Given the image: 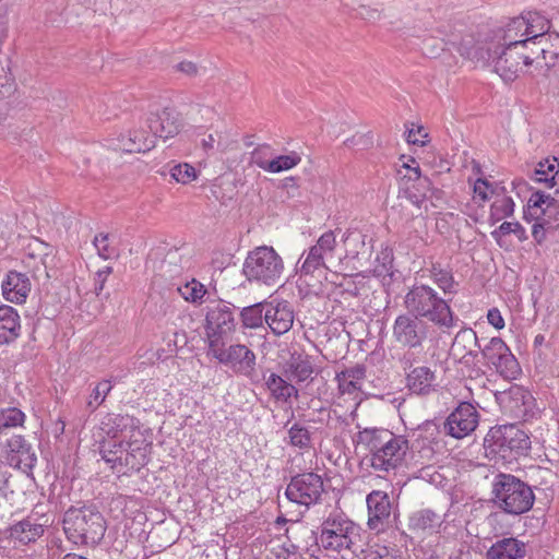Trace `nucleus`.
Here are the masks:
<instances>
[{
  "instance_id": "nucleus-25",
  "label": "nucleus",
  "mask_w": 559,
  "mask_h": 559,
  "mask_svg": "<svg viewBox=\"0 0 559 559\" xmlns=\"http://www.w3.org/2000/svg\"><path fill=\"white\" fill-rule=\"evenodd\" d=\"M295 312L287 300L278 301L275 306L265 310V322L273 332L280 336L287 333L294 323Z\"/></svg>"
},
{
  "instance_id": "nucleus-13",
  "label": "nucleus",
  "mask_w": 559,
  "mask_h": 559,
  "mask_svg": "<svg viewBox=\"0 0 559 559\" xmlns=\"http://www.w3.org/2000/svg\"><path fill=\"white\" fill-rule=\"evenodd\" d=\"M479 350L484 359L504 379L513 380L520 376V364L501 337H492Z\"/></svg>"
},
{
  "instance_id": "nucleus-38",
  "label": "nucleus",
  "mask_w": 559,
  "mask_h": 559,
  "mask_svg": "<svg viewBox=\"0 0 559 559\" xmlns=\"http://www.w3.org/2000/svg\"><path fill=\"white\" fill-rule=\"evenodd\" d=\"M266 305V302H257L242 308L239 312V320L242 329L254 330L261 328L263 325V321H265L264 307Z\"/></svg>"
},
{
  "instance_id": "nucleus-41",
  "label": "nucleus",
  "mask_w": 559,
  "mask_h": 559,
  "mask_svg": "<svg viewBox=\"0 0 559 559\" xmlns=\"http://www.w3.org/2000/svg\"><path fill=\"white\" fill-rule=\"evenodd\" d=\"M368 236L359 230H348L344 238L347 254L357 258L359 254H368L371 247L367 243Z\"/></svg>"
},
{
  "instance_id": "nucleus-53",
  "label": "nucleus",
  "mask_w": 559,
  "mask_h": 559,
  "mask_svg": "<svg viewBox=\"0 0 559 559\" xmlns=\"http://www.w3.org/2000/svg\"><path fill=\"white\" fill-rule=\"evenodd\" d=\"M93 243L97 253L104 260H108L118 255L117 249L109 242V235L100 233L94 237Z\"/></svg>"
},
{
  "instance_id": "nucleus-32",
  "label": "nucleus",
  "mask_w": 559,
  "mask_h": 559,
  "mask_svg": "<svg viewBox=\"0 0 559 559\" xmlns=\"http://www.w3.org/2000/svg\"><path fill=\"white\" fill-rule=\"evenodd\" d=\"M435 378L430 368L426 366L416 367L406 377L407 388L415 394L426 395L432 390Z\"/></svg>"
},
{
  "instance_id": "nucleus-17",
  "label": "nucleus",
  "mask_w": 559,
  "mask_h": 559,
  "mask_svg": "<svg viewBox=\"0 0 559 559\" xmlns=\"http://www.w3.org/2000/svg\"><path fill=\"white\" fill-rule=\"evenodd\" d=\"M368 508V527L381 532L389 525L391 515V501L385 491L372 490L366 498Z\"/></svg>"
},
{
  "instance_id": "nucleus-57",
  "label": "nucleus",
  "mask_w": 559,
  "mask_h": 559,
  "mask_svg": "<svg viewBox=\"0 0 559 559\" xmlns=\"http://www.w3.org/2000/svg\"><path fill=\"white\" fill-rule=\"evenodd\" d=\"M546 164L547 163H538L534 170L533 179L537 182L546 183L549 188H555L556 193H559V177L557 178V173H555V175H549L545 170Z\"/></svg>"
},
{
  "instance_id": "nucleus-7",
  "label": "nucleus",
  "mask_w": 559,
  "mask_h": 559,
  "mask_svg": "<svg viewBox=\"0 0 559 559\" xmlns=\"http://www.w3.org/2000/svg\"><path fill=\"white\" fill-rule=\"evenodd\" d=\"M284 273V261L273 247L260 246L249 251L242 274L246 280L259 286L273 287L277 285Z\"/></svg>"
},
{
  "instance_id": "nucleus-16",
  "label": "nucleus",
  "mask_w": 559,
  "mask_h": 559,
  "mask_svg": "<svg viewBox=\"0 0 559 559\" xmlns=\"http://www.w3.org/2000/svg\"><path fill=\"white\" fill-rule=\"evenodd\" d=\"M408 163L403 165L396 170L397 177L401 181H404L406 186L407 199L416 205H419L425 199L427 191L431 190V180L421 176L420 167L418 163L411 158Z\"/></svg>"
},
{
  "instance_id": "nucleus-15",
  "label": "nucleus",
  "mask_w": 559,
  "mask_h": 559,
  "mask_svg": "<svg viewBox=\"0 0 559 559\" xmlns=\"http://www.w3.org/2000/svg\"><path fill=\"white\" fill-rule=\"evenodd\" d=\"M479 414L469 402H462L448 416L443 429L447 435L462 439L473 432L478 426Z\"/></svg>"
},
{
  "instance_id": "nucleus-45",
  "label": "nucleus",
  "mask_w": 559,
  "mask_h": 559,
  "mask_svg": "<svg viewBox=\"0 0 559 559\" xmlns=\"http://www.w3.org/2000/svg\"><path fill=\"white\" fill-rule=\"evenodd\" d=\"M555 218L549 216L542 217L538 222H535L532 227V236L534 240L542 245L547 235L554 234L555 230L559 228L558 216H554Z\"/></svg>"
},
{
  "instance_id": "nucleus-54",
  "label": "nucleus",
  "mask_w": 559,
  "mask_h": 559,
  "mask_svg": "<svg viewBox=\"0 0 559 559\" xmlns=\"http://www.w3.org/2000/svg\"><path fill=\"white\" fill-rule=\"evenodd\" d=\"M543 47L542 40L532 39L530 40V45L527 50H524V66L528 67L533 63H536L540 68H543Z\"/></svg>"
},
{
  "instance_id": "nucleus-60",
  "label": "nucleus",
  "mask_w": 559,
  "mask_h": 559,
  "mask_svg": "<svg viewBox=\"0 0 559 559\" xmlns=\"http://www.w3.org/2000/svg\"><path fill=\"white\" fill-rule=\"evenodd\" d=\"M335 380L337 381L338 390L342 394H354L360 390V384H357L345 377L343 378L340 373H336Z\"/></svg>"
},
{
  "instance_id": "nucleus-35",
  "label": "nucleus",
  "mask_w": 559,
  "mask_h": 559,
  "mask_svg": "<svg viewBox=\"0 0 559 559\" xmlns=\"http://www.w3.org/2000/svg\"><path fill=\"white\" fill-rule=\"evenodd\" d=\"M526 206L540 213L542 217H552L559 215V202H557L549 194H545L542 191L533 192L527 201Z\"/></svg>"
},
{
  "instance_id": "nucleus-10",
  "label": "nucleus",
  "mask_w": 559,
  "mask_h": 559,
  "mask_svg": "<svg viewBox=\"0 0 559 559\" xmlns=\"http://www.w3.org/2000/svg\"><path fill=\"white\" fill-rule=\"evenodd\" d=\"M335 248L334 231L329 230L322 234L317 243L309 248L299 269L300 277H321L330 269L329 262L334 260Z\"/></svg>"
},
{
  "instance_id": "nucleus-59",
  "label": "nucleus",
  "mask_w": 559,
  "mask_h": 559,
  "mask_svg": "<svg viewBox=\"0 0 559 559\" xmlns=\"http://www.w3.org/2000/svg\"><path fill=\"white\" fill-rule=\"evenodd\" d=\"M343 378L345 377L348 380L354 381L357 384H360V381L366 377V367L365 365H356L350 368H345L344 370L338 372Z\"/></svg>"
},
{
  "instance_id": "nucleus-50",
  "label": "nucleus",
  "mask_w": 559,
  "mask_h": 559,
  "mask_svg": "<svg viewBox=\"0 0 559 559\" xmlns=\"http://www.w3.org/2000/svg\"><path fill=\"white\" fill-rule=\"evenodd\" d=\"M25 417V414L16 407L0 409V433L8 428L23 426Z\"/></svg>"
},
{
  "instance_id": "nucleus-33",
  "label": "nucleus",
  "mask_w": 559,
  "mask_h": 559,
  "mask_svg": "<svg viewBox=\"0 0 559 559\" xmlns=\"http://www.w3.org/2000/svg\"><path fill=\"white\" fill-rule=\"evenodd\" d=\"M127 451L124 441L108 440L99 444V453L106 463L111 464V468L123 467V456Z\"/></svg>"
},
{
  "instance_id": "nucleus-52",
  "label": "nucleus",
  "mask_w": 559,
  "mask_h": 559,
  "mask_svg": "<svg viewBox=\"0 0 559 559\" xmlns=\"http://www.w3.org/2000/svg\"><path fill=\"white\" fill-rule=\"evenodd\" d=\"M112 389V384L110 380H103L96 384L91 393V400L87 403V406L93 411L96 409L99 405H102L109 392Z\"/></svg>"
},
{
  "instance_id": "nucleus-9",
  "label": "nucleus",
  "mask_w": 559,
  "mask_h": 559,
  "mask_svg": "<svg viewBox=\"0 0 559 559\" xmlns=\"http://www.w3.org/2000/svg\"><path fill=\"white\" fill-rule=\"evenodd\" d=\"M236 310L237 307L226 301H219L207 307L205 332L209 347L217 346L219 342L227 341L228 336L236 331Z\"/></svg>"
},
{
  "instance_id": "nucleus-51",
  "label": "nucleus",
  "mask_w": 559,
  "mask_h": 559,
  "mask_svg": "<svg viewBox=\"0 0 559 559\" xmlns=\"http://www.w3.org/2000/svg\"><path fill=\"white\" fill-rule=\"evenodd\" d=\"M301 162V157L298 153L292 152L288 155H280L271 159L269 173L276 174L284 170H288L297 166Z\"/></svg>"
},
{
  "instance_id": "nucleus-64",
  "label": "nucleus",
  "mask_w": 559,
  "mask_h": 559,
  "mask_svg": "<svg viewBox=\"0 0 559 559\" xmlns=\"http://www.w3.org/2000/svg\"><path fill=\"white\" fill-rule=\"evenodd\" d=\"M292 382L293 381L289 382L288 388L286 389L285 397L283 401L284 404H290L292 397H295L296 400L299 399V390Z\"/></svg>"
},
{
  "instance_id": "nucleus-40",
  "label": "nucleus",
  "mask_w": 559,
  "mask_h": 559,
  "mask_svg": "<svg viewBox=\"0 0 559 559\" xmlns=\"http://www.w3.org/2000/svg\"><path fill=\"white\" fill-rule=\"evenodd\" d=\"M441 518L430 509H423L409 516V528L414 531H426L439 526Z\"/></svg>"
},
{
  "instance_id": "nucleus-34",
  "label": "nucleus",
  "mask_w": 559,
  "mask_h": 559,
  "mask_svg": "<svg viewBox=\"0 0 559 559\" xmlns=\"http://www.w3.org/2000/svg\"><path fill=\"white\" fill-rule=\"evenodd\" d=\"M415 10L420 11L418 20L423 22V26L426 31L435 32L442 38L448 37L451 34V26L449 24H441L435 26V15L432 14L431 8H426L428 0H414Z\"/></svg>"
},
{
  "instance_id": "nucleus-21",
  "label": "nucleus",
  "mask_w": 559,
  "mask_h": 559,
  "mask_svg": "<svg viewBox=\"0 0 559 559\" xmlns=\"http://www.w3.org/2000/svg\"><path fill=\"white\" fill-rule=\"evenodd\" d=\"M126 445L123 467L139 472L148 463L152 442L144 438L141 431H138L136 435H129Z\"/></svg>"
},
{
  "instance_id": "nucleus-63",
  "label": "nucleus",
  "mask_w": 559,
  "mask_h": 559,
  "mask_svg": "<svg viewBox=\"0 0 559 559\" xmlns=\"http://www.w3.org/2000/svg\"><path fill=\"white\" fill-rule=\"evenodd\" d=\"M176 69L188 76H195L198 74V66L192 61H181L176 66Z\"/></svg>"
},
{
  "instance_id": "nucleus-14",
  "label": "nucleus",
  "mask_w": 559,
  "mask_h": 559,
  "mask_svg": "<svg viewBox=\"0 0 559 559\" xmlns=\"http://www.w3.org/2000/svg\"><path fill=\"white\" fill-rule=\"evenodd\" d=\"M512 44L513 46L501 45L490 60L495 72L506 82H512L519 76L524 66V50L528 48V44Z\"/></svg>"
},
{
  "instance_id": "nucleus-6",
  "label": "nucleus",
  "mask_w": 559,
  "mask_h": 559,
  "mask_svg": "<svg viewBox=\"0 0 559 559\" xmlns=\"http://www.w3.org/2000/svg\"><path fill=\"white\" fill-rule=\"evenodd\" d=\"M359 530L357 524L342 513L331 512L312 534L316 536L317 545L325 550H349L355 554L360 538Z\"/></svg>"
},
{
  "instance_id": "nucleus-47",
  "label": "nucleus",
  "mask_w": 559,
  "mask_h": 559,
  "mask_svg": "<svg viewBox=\"0 0 559 559\" xmlns=\"http://www.w3.org/2000/svg\"><path fill=\"white\" fill-rule=\"evenodd\" d=\"M514 213V202L510 197H502L496 200L490 206L489 221L496 224L506 217L512 216Z\"/></svg>"
},
{
  "instance_id": "nucleus-23",
  "label": "nucleus",
  "mask_w": 559,
  "mask_h": 559,
  "mask_svg": "<svg viewBox=\"0 0 559 559\" xmlns=\"http://www.w3.org/2000/svg\"><path fill=\"white\" fill-rule=\"evenodd\" d=\"M140 426V419L129 414L108 413L100 421V430L111 439L127 433L136 435Z\"/></svg>"
},
{
  "instance_id": "nucleus-37",
  "label": "nucleus",
  "mask_w": 559,
  "mask_h": 559,
  "mask_svg": "<svg viewBox=\"0 0 559 559\" xmlns=\"http://www.w3.org/2000/svg\"><path fill=\"white\" fill-rule=\"evenodd\" d=\"M471 347L480 348L476 332L471 328L460 330L452 342L451 353L464 359L465 353L469 350Z\"/></svg>"
},
{
  "instance_id": "nucleus-19",
  "label": "nucleus",
  "mask_w": 559,
  "mask_h": 559,
  "mask_svg": "<svg viewBox=\"0 0 559 559\" xmlns=\"http://www.w3.org/2000/svg\"><path fill=\"white\" fill-rule=\"evenodd\" d=\"M146 123L150 132L153 133L155 138L163 140L174 138L182 128L180 114L170 107H165L159 112L151 114Z\"/></svg>"
},
{
  "instance_id": "nucleus-49",
  "label": "nucleus",
  "mask_w": 559,
  "mask_h": 559,
  "mask_svg": "<svg viewBox=\"0 0 559 559\" xmlns=\"http://www.w3.org/2000/svg\"><path fill=\"white\" fill-rule=\"evenodd\" d=\"M514 234L519 241L528 239L526 230L519 222H503L498 228L491 231V237L500 245L502 236Z\"/></svg>"
},
{
  "instance_id": "nucleus-36",
  "label": "nucleus",
  "mask_w": 559,
  "mask_h": 559,
  "mask_svg": "<svg viewBox=\"0 0 559 559\" xmlns=\"http://www.w3.org/2000/svg\"><path fill=\"white\" fill-rule=\"evenodd\" d=\"M428 271L430 278L443 292L444 296L456 294L457 283L450 269H443L440 263H432Z\"/></svg>"
},
{
  "instance_id": "nucleus-29",
  "label": "nucleus",
  "mask_w": 559,
  "mask_h": 559,
  "mask_svg": "<svg viewBox=\"0 0 559 559\" xmlns=\"http://www.w3.org/2000/svg\"><path fill=\"white\" fill-rule=\"evenodd\" d=\"M525 555V544L514 537L497 540L486 554L487 559H524Z\"/></svg>"
},
{
  "instance_id": "nucleus-58",
  "label": "nucleus",
  "mask_w": 559,
  "mask_h": 559,
  "mask_svg": "<svg viewBox=\"0 0 559 559\" xmlns=\"http://www.w3.org/2000/svg\"><path fill=\"white\" fill-rule=\"evenodd\" d=\"M475 198L485 202L489 200L491 194H498L497 189L487 179H477L474 185Z\"/></svg>"
},
{
  "instance_id": "nucleus-39",
  "label": "nucleus",
  "mask_w": 559,
  "mask_h": 559,
  "mask_svg": "<svg viewBox=\"0 0 559 559\" xmlns=\"http://www.w3.org/2000/svg\"><path fill=\"white\" fill-rule=\"evenodd\" d=\"M525 34L527 40L539 39L548 35L549 23L537 12H527L524 14Z\"/></svg>"
},
{
  "instance_id": "nucleus-43",
  "label": "nucleus",
  "mask_w": 559,
  "mask_h": 559,
  "mask_svg": "<svg viewBox=\"0 0 559 559\" xmlns=\"http://www.w3.org/2000/svg\"><path fill=\"white\" fill-rule=\"evenodd\" d=\"M262 379L266 390L270 392L271 397H273L276 402L283 403L286 389L288 388L290 381L275 372H263Z\"/></svg>"
},
{
  "instance_id": "nucleus-20",
  "label": "nucleus",
  "mask_w": 559,
  "mask_h": 559,
  "mask_svg": "<svg viewBox=\"0 0 559 559\" xmlns=\"http://www.w3.org/2000/svg\"><path fill=\"white\" fill-rule=\"evenodd\" d=\"M498 46H493L490 34L484 40H476L471 34L464 35L457 44V51L466 59L484 64H490L492 53Z\"/></svg>"
},
{
  "instance_id": "nucleus-28",
  "label": "nucleus",
  "mask_w": 559,
  "mask_h": 559,
  "mask_svg": "<svg viewBox=\"0 0 559 559\" xmlns=\"http://www.w3.org/2000/svg\"><path fill=\"white\" fill-rule=\"evenodd\" d=\"M21 334V319L12 306H0V345L13 343Z\"/></svg>"
},
{
  "instance_id": "nucleus-3",
  "label": "nucleus",
  "mask_w": 559,
  "mask_h": 559,
  "mask_svg": "<svg viewBox=\"0 0 559 559\" xmlns=\"http://www.w3.org/2000/svg\"><path fill=\"white\" fill-rule=\"evenodd\" d=\"M63 531L78 546H97L104 538L106 521L94 506L70 507L63 514Z\"/></svg>"
},
{
  "instance_id": "nucleus-62",
  "label": "nucleus",
  "mask_w": 559,
  "mask_h": 559,
  "mask_svg": "<svg viewBox=\"0 0 559 559\" xmlns=\"http://www.w3.org/2000/svg\"><path fill=\"white\" fill-rule=\"evenodd\" d=\"M487 320L497 330L504 328V320L498 308H491L488 310Z\"/></svg>"
},
{
  "instance_id": "nucleus-18",
  "label": "nucleus",
  "mask_w": 559,
  "mask_h": 559,
  "mask_svg": "<svg viewBox=\"0 0 559 559\" xmlns=\"http://www.w3.org/2000/svg\"><path fill=\"white\" fill-rule=\"evenodd\" d=\"M504 407L514 418L528 420L535 414L536 401L532 393L521 385H512L503 396Z\"/></svg>"
},
{
  "instance_id": "nucleus-55",
  "label": "nucleus",
  "mask_w": 559,
  "mask_h": 559,
  "mask_svg": "<svg viewBox=\"0 0 559 559\" xmlns=\"http://www.w3.org/2000/svg\"><path fill=\"white\" fill-rule=\"evenodd\" d=\"M171 177L183 185L190 183L197 178L195 168L187 163L175 165L170 169Z\"/></svg>"
},
{
  "instance_id": "nucleus-27",
  "label": "nucleus",
  "mask_w": 559,
  "mask_h": 559,
  "mask_svg": "<svg viewBox=\"0 0 559 559\" xmlns=\"http://www.w3.org/2000/svg\"><path fill=\"white\" fill-rule=\"evenodd\" d=\"M3 297L14 304H22L26 300L31 290V282L26 274L10 271L1 285Z\"/></svg>"
},
{
  "instance_id": "nucleus-2",
  "label": "nucleus",
  "mask_w": 559,
  "mask_h": 559,
  "mask_svg": "<svg viewBox=\"0 0 559 559\" xmlns=\"http://www.w3.org/2000/svg\"><path fill=\"white\" fill-rule=\"evenodd\" d=\"M404 306L407 311L443 331L457 325L459 318L450 306V299L439 296L429 285H413L404 297Z\"/></svg>"
},
{
  "instance_id": "nucleus-12",
  "label": "nucleus",
  "mask_w": 559,
  "mask_h": 559,
  "mask_svg": "<svg viewBox=\"0 0 559 559\" xmlns=\"http://www.w3.org/2000/svg\"><path fill=\"white\" fill-rule=\"evenodd\" d=\"M227 341L219 342L217 346L209 347V354L221 364L229 366L236 373L253 380L255 371V354L243 344H234L225 348Z\"/></svg>"
},
{
  "instance_id": "nucleus-22",
  "label": "nucleus",
  "mask_w": 559,
  "mask_h": 559,
  "mask_svg": "<svg viewBox=\"0 0 559 559\" xmlns=\"http://www.w3.org/2000/svg\"><path fill=\"white\" fill-rule=\"evenodd\" d=\"M10 451V464L24 473H29L35 467L37 455L32 444L21 435H14L8 440Z\"/></svg>"
},
{
  "instance_id": "nucleus-24",
  "label": "nucleus",
  "mask_w": 559,
  "mask_h": 559,
  "mask_svg": "<svg viewBox=\"0 0 559 559\" xmlns=\"http://www.w3.org/2000/svg\"><path fill=\"white\" fill-rule=\"evenodd\" d=\"M526 23L524 14H521L510 19L506 26L492 29L490 36L493 46L501 48V45L513 46L512 43L528 44L525 34Z\"/></svg>"
},
{
  "instance_id": "nucleus-42",
  "label": "nucleus",
  "mask_w": 559,
  "mask_h": 559,
  "mask_svg": "<svg viewBox=\"0 0 559 559\" xmlns=\"http://www.w3.org/2000/svg\"><path fill=\"white\" fill-rule=\"evenodd\" d=\"M539 40L543 47V67L548 70L559 62V34H548Z\"/></svg>"
},
{
  "instance_id": "nucleus-5",
  "label": "nucleus",
  "mask_w": 559,
  "mask_h": 559,
  "mask_svg": "<svg viewBox=\"0 0 559 559\" xmlns=\"http://www.w3.org/2000/svg\"><path fill=\"white\" fill-rule=\"evenodd\" d=\"M491 495L493 506L511 515H521L530 511L535 501V495L525 481L506 473L495 476Z\"/></svg>"
},
{
  "instance_id": "nucleus-44",
  "label": "nucleus",
  "mask_w": 559,
  "mask_h": 559,
  "mask_svg": "<svg viewBox=\"0 0 559 559\" xmlns=\"http://www.w3.org/2000/svg\"><path fill=\"white\" fill-rule=\"evenodd\" d=\"M51 253L52 247L38 238H33L25 248V254L28 259L35 261V267H38V263L47 267V259Z\"/></svg>"
},
{
  "instance_id": "nucleus-11",
  "label": "nucleus",
  "mask_w": 559,
  "mask_h": 559,
  "mask_svg": "<svg viewBox=\"0 0 559 559\" xmlns=\"http://www.w3.org/2000/svg\"><path fill=\"white\" fill-rule=\"evenodd\" d=\"M323 493V478L314 472H302L292 476L285 489V496L290 502L306 508L319 503Z\"/></svg>"
},
{
  "instance_id": "nucleus-48",
  "label": "nucleus",
  "mask_w": 559,
  "mask_h": 559,
  "mask_svg": "<svg viewBox=\"0 0 559 559\" xmlns=\"http://www.w3.org/2000/svg\"><path fill=\"white\" fill-rule=\"evenodd\" d=\"M177 292L185 300L197 304L202 300L207 290L202 283L192 278L183 285H178Z\"/></svg>"
},
{
  "instance_id": "nucleus-4",
  "label": "nucleus",
  "mask_w": 559,
  "mask_h": 559,
  "mask_svg": "<svg viewBox=\"0 0 559 559\" xmlns=\"http://www.w3.org/2000/svg\"><path fill=\"white\" fill-rule=\"evenodd\" d=\"M485 454L495 463H511L531 450L528 435L514 424L491 427L484 438Z\"/></svg>"
},
{
  "instance_id": "nucleus-56",
  "label": "nucleus",
  "mask_w": 559,
  "mask_h": 559,
  "mask_svg": "<svg viewBox=\"0 0 559 559\" xmlns=\"http://www.w3.org/2000/svg\"><path fill=\"white\" fill-rule=\"evenodd\" d=\"M273 155L272 147L267 144L257 146L251 153V162L257 165L259 168L267 171L270 158Z\"/></svg>"
},
{
  "instance_id": "nucleus-26",
  "label": "nucleus",
  "mask_w": 559,
  "mask_h": 559,
  "mask_svg": "<svg viewBox=\"0 0 559 559\" xmlns=\"http://www.w3.org/2000/svg\"><path fill=\"white\" fill-rule=\"evenodd\" d=\"M314 368L308 355L293 352L283 364V376L289 381L301 383L313 380Z\"/></svg>"
},
{
  "instance_id": "nucleus-31",
  "label": "nucleus",
  "mask_w": 559,
  "mask_h": 559,
  "mask_svg": "<svg viewBox=\"0 0 559 559\" xmlns=\"http://www.w3.org/2000/svg\"><path fill=\"white\" fill-rule=\"evenodd\" d=\"M120 148L128 153H145L155 147L156 138L144 129L130 131L128 136H121Z\"/></svg>"
},
{
  "instance_id": "nucleus-61",
  "label": "nucleus",
  "mask_w": 559,
  "mask_h": 559,
  "mask_svg": "<svg viewBox=\"0 0 559 559\" xmlns=\"http://www.w3.org/2000/svg\"><path fill=\"white\" fill-rule=\"evenodd\" d=\"M357 14L361 19L367 20V21H377V20H380V17H381V11L379 9L370 8L365 4H360L357 8Z\"/></svg>"
},
{
  "instance_id": "nucleus-1",
  "label": "nucleus",
  "mask_w": 559,
  "mask_h": 559,
  "mask_svg": "<svg viewBox=\"0 0 559 559\" xmlns=\"http://www.w3.org/2000/svg\"><path fill=\"white\" fill-rule=\"evenodd\" d=\"M353 442L368 452L369 464L374 471L385 473L402 467L409 450L405 436L377 427L359 430Z\"/></svg>"
},
{
  "instance_id": "nucleus-30",
  "label": "nucleus",
  "mask_w": 559,
  "mask_h": 559,
  "mask_svg": "<svg viewBox=\"0 0 559 559\" xmlns=\"http://www.w3.org/2000/svg\"><path fill=\"white\" fill-rule=\"evenodd\" d=\"M8 536L21 545L35 543L43 536L45 528L43 524L36 523L29 516L9 526L5 531Z\"/></svg>"
},
{
  "instance_id": "nucleus-46",
  "label": "nucleus",
  "mask_w": 559,
  "mask_h": 559,
  "mask_svg": "<svg viewBox=\"0 0 559 559\" xmlns=\"http://www.w3.org/2000/svg\"><path fill=\"white\" fill-rule=\"evenodd\" d=\"M289 444L300 450L311 448V433L309 429L299 423H295L287 431Z\"/></svg>"
},
{
  "instance_id": "nucleus-8",
  "label": "nucleus",
  "mask_w": 559,
  "mask_h": 559,
  "mask_svg": "<svg viewBox=\"0 0 559 559\" xmlns=\"http://www.w3.org/2000/svg\"><path fill=\"white\" fill-rule=\"evenodd\" d=\"M433 332L432 325L411 311L399 314L392 326L396 344L409 350L423 349Z\"/></svg>"
}]
</instances>
